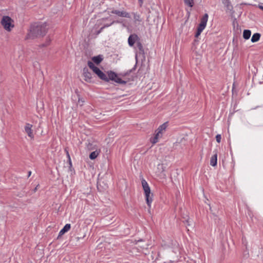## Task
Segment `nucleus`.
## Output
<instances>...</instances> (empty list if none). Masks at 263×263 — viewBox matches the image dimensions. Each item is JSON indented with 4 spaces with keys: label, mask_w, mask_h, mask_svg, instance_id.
I'll return each mask as SVG.
<instances>
[{
    "label": "nucleus",
    "mask_w": 263,
    "mask_h": 263,
    "mask_svg": "<svg viewBox=\"0 0 263 263\" xmlns=\"http://www.w3.org/2000/svg\"><path fill=\"white\" fill-rule=\"evenodd\" d=\"M1 24L4 29L7 32H10L14 27V20L9 16L4 15L2 16Z\"/></svg>",
    "instance_id": "2"
},
{
    "label": "nucleus",
    "mask_w": 263,
    "mask_h": 263,
    "mask_svg": "<svg viewBox=\"0 0 263 263\" xmlns=\"http://www.w3.org/2000/svg\"><path fill=\"white\" fill-rule=\"evenodd\" d=\"M216 163H217V156L215 155V162H214L215 165L216 164Z\"/></svg>",
    "instance_id": "32"
},
{
    "label": "nucleus",
    "mask_w": 263,
    "mask_h": 263,
    "mask_svg": "<svg viewBox=\"0 0 263 263\" xmlns=\"http://www.w3.org/2000/svg\"><path fill=\"white\" fill-rule=\"evenodd\" d=\"M31 174V172H29L28 173V176H30Z\"/></svg>",
    "instance_id": "35"
},
{
    "label": "nucleus",
    "mask_w": 263,
    "mask_h": 263,
    "mask_svg": "<svg viewBox=\"0 0 263 263\" xmlns=\"http://www.w3.org/2000/svg\"><path fill=\"white\" fill-rule=\"evenodd\" d=\"M186 140L184 137H181L177 139L176 142L173 144V148L179 150L183 149L186 144Z\"/></svg>",
    "instance_id": "7"
},
{
    "label": "nucleus",
    "mask_w": 263,
    "mask_h": 263,
    "mask_svg": "<svg viewBox=\"0 0 263 263\" xmlns=\"http://www.w3.org/2000/svg\"><path fill=\"white\" fill-rule=\"evenodd\" d=\"M46 31V26L45 24H34L30 27L28 37L33 38L40 35H43Z\"/></svg>",
    "instance_id": "1"
},
{
    "label": "nucleus",
    "mask_w": 263,
    "mask_h": 263,
    "mask_svg": "<svg viewBox=\"0 0 263 263\" xmlns=\"http://www.w3.org/2000/svg\"><path fill=\"white\" fill-rule=\"evenodd\" d=\"M167 126V122H165L159 126L158 129L156 130L154 137L151 139V142L153 144H155L158 141V139L162 137L163 132L165 131Z\"/></svg>",
    "instance_id": "4"
},
{
    "label": "nucleus",
    "mask_w": 263,
    "mask_h": 263,
    "mask_svg": "<svg viewBox=\"0 0 263 263\" xmlns=\"http://www.w3.org/2000/svg\"><path fill=\"white\" fill-rule=\"evenodd\" d=\"M102 59L100 56L94 57L92 58L93 62L97 64H99L102 61Z\"/></svg>",
    "instance_id": "19"
},
{
    "label": "nucleus",
    "mask_w": 263,
    "mask_h": 263,
    "mask_svg": "<svg viewBox=\"0 0 263 263\" xmlns=\"http://www.w3.org/2000/svg\"><path fill=\"white\" fill-rule=\"evenodd\" d=\"M65 151L66 153V156H67V157L68 158V163L69 164V165H70V166H72V162H71V158H70V155L69 154V152L67 150L66 148L65 149Z\"/></svg>",
    "instance_id": "22"
},
{
    "label": "nucleus",
    "mask_w": 263,
    "mask_h": 263,
    "mask_svg": "<svg viewBox=\"0 0 263 263\" xmlns=\"http://www.w3.org/2000/svg\"><path fill=\"white\" fill-rule=\"evenodd\" d=\"M70 229V224H66L64 227L60 231L59 236L60 237L62 235H63L65 233L68 231Z\"/></svg>",
    "instance_id": "14"
},
{
    "label": "nucleus",
    "mask_w": 263,
    "mask_h": 263,
    "mask_svg": "<svg viewBox=\"0 0 263 263\" xmlns=\"http://www.w3.org/2000/svg\"><path fill=\"white\" fill-rule=\"evenodd\" d=\"M168 164L167 162L163 161L157 165V171L156 173L158 175H161V174L166 170L168 167Z\"/></svg>",
    "instance_id": "9"
},
{
    "label": "nucleus",
    "mask_w": 263,
    "mask_h": 263,
    "mask_svg": "<svg viewBox=\"0 0 263 263\" xmlns=\"http://www.w3.org/2000/svg\"><path fill=\"white\" fill-rule=\"evenodd\" d=\"M251 31L249 30H245L243 32V37L246 40H248L251 36Z\"/></svg>",
    "instance_id": "17"
},
{
    "label": "nucleus",
    "mask_w": 263,
    "mask_h": 263,
    "mask_svg": "<svg viewBox=\"0 0 263 263\" xmlns=\"http://www.w3.org/2000/svg\"><path fill=\"white\" fill-rule=\"evenodd\" d=\"M134 20L135 22H140L141 21L140 16L137 14H134Z\"/></svg>",
    "instance_id": "23"
},
{
    "label": "nucleus",
    "mask_w": 263,
    "mask_h": 263,
    "mask_svg": "<svg viewBox=\"0 0 263 263\" xmlns=\"http://www.w3.org/2000/svg\"><path fill=\"white\" fill-rule=\"evenodd\" d=\"M208 19V14H205L201 19L200 23L197 28V31L195 33V37H198L201 34V32L205 28L206 23Z\"/></svg>",
    "instance_id": "6"
},
{
    "label": "nucleus",
    "mask_w": 263,
    "mask_h": 263,
    "mask_svg": "<svg viewBox=\"0 0 263 263\" xmlns=\"http://www.w3.org/2000/svg\"><path fill=\"white\" fill-rule=\"evenodd\" d=\"M210 164L212 166H214V156L211 157L210 160Z\"/></svg>",
    "instance_id": "25"
},
{
    "label": "nucleus",
    "mask_w": 263,
    "mask_h": 263,
    "mask_svg": "<svg viewBox=\"0 0 263 263\" xmlns=\"http://www.w3.org/2000/svg\"><path fill=\"white\" fill-rule=\"evenodd\" d=\"M186 222L188 226H190V219L189 218H187L186 220Z\"/></svg>",
    "instance_id": "31"
},
{
    "label": "nucleus",
    "mask_w": 263,
    "mask_h": 263,
    "mask_svg": "<svg viewBox=\"0 0 263 263\" xmlns=\"http://www.w3.org/2000/svg\"><path fill=\"white\" fill-rule=\"evenodd\" d=\"M222 3L226 6L228 9H231L232 8V6H231L229 0H222Z\"/></svg>",
    "instance_id": "21"
},
{
    "label": "nucleus",
    "mask_w": 263,
    "mask_h": 263,
    "mask_svg": "<svg viewBox=\"0 0 263 263\" xmlns=\"http://www.w3.org/2000/svg\"><path fill=\"white\" fill-rule=\"evenodd\" d=\"M216 138L217 142L219 143L221 140V136L220 135H217L216 137Z\"/></svg>",
    "instance_id": "24"
},
{
    "label": "nucleus",
    "mask_w": 263,
    "mask_h": 263,
    "mask_svg": "<svg viewBox=\"0 0 263 263\" xmlns=\"http://www.w3.org/2000/svg\"><path fill=\"white\" fill-rule=\"evenodd\" d=\"M260 37V34L258 33H254L251 37V41L253 43L257 42Z\"/></svg>",
    "instance_id": "18"
},
{
    "label": "nucleus",
    "mask_w": 263,
    "mask_h": 263,
    "mask_svg": "<svg viewBox=\"0 0 263 263\" xmlns=\"http://www.w3.org/2000/svg\"><path fill=\"white\" fill-rule=\"evenodd\" d=\"M83 102L84 101L83 100L80 99H79L78 103L80 105H82Z\"/></svg>",
    "instance_id": "30"
},
{
    "label": "nucleus",
    "mask_w": 263,
    "mask_h": 263,
    "mask_svg": "<svg viewBox=\"0 0 263 263\" xmlns=\"http://www.w3.org/2000/svg\"><path fill=\"white\" fill-rule=\"evenodd\" d=\"M106 186V184L105 183V182L102 181V182H97V186L98 189L102 192L104 190V186Z\"/></svg>",
    "instance_id": "15"
},
{
    "label": "nucleus",
    "mask_w": 263,
    "mask_h": 263,
    "mask_svg": "<svg viewBox=\"0 0 263 263\" xmlns=\"http://www.w3.org/2000/svg\"><path fill=\"white\" fill-rule=\"evenodd\" d=\"M38 186H39V185H37L36 186V187H35V189H34V192H35V191H36V190H37V187Z\"/></svg>",
    "instance_id": "33"
},
{
    "label": "nucleus",
    "mask_w": 263,
    "mask_h": 263,
    "mask_svg": "<svg viewBox=\"0 0 263 263\" xmlns=\"http://www.w3.org/2000/svg\"><path fill=\"white\" fill-rule=\"evenodd\" d=\"M108 80L114 81L117 83L124 84L126 83V81L122 80L119 76L113 71L108 72L107 76Z\"/></svg>",
    "instance_id": "8"
},
{
    "label": "nucleus",
    "mask_w": 263,
    "mask_h": 263,
    "mask_svg": "<svg viewBox=\"0 0 263 263\" xmlns=\"http://www.w3.org/2000/svg\"><path fill=\"white\" fill-rule=\"evenodd\" d=\"M50 42V39H47L46 44H43V46H45L48 45L49 44Z\"/></svg>",
    "instance_id": "29"
},
{
    "label": "nucleus",
    "mask_w": 263,
    "mask_h": 263,
    "mask_svg": "<svg viewBox=\"0 0 263 263\" xmlns=\"http://www.w3.org/2000/svg\"><path fill=\"white\" fill-rule=\"evenodd\" d=\"M185 5L190 7H192L194 5V0H184Z\"/></svg>",
    "instance_id": "20"
},
{
    "label": "nucleus",
    "mask_w": 263,
    "mask_h": 263,
    "mask_svg": "<svg viewBox=\"0 0 263 263\" xmlns=\"http://www.w3.org/2000/svg\"><path fill=\"white\" fill-rule=\"evenodd\" d=\"M142 187L146 198V203L150 207L153 201V194L151 192V188L147 182H142Z\"/></svg>",
    "instance_id": "3"
},
{
    "label": "nucleus",
    "mask_w": 263,
    "mask_h": 263,
    "mask_svg": "<svg viewBox=\"0 0 263 263\" xmlns=\"http://www.w3.org/2000/svg\"><path fill=\"white\" fill-rule=\"evenodd\" d=\"M88 65L89 68L95 73L101 79L108 81L107 75L103 73L93 63L88 62Z\"/></svg>",
    "instance_id": "5"
},
{
    "label": "nucleus",
    "mask_w": 263,
    "mask_h": 263,
    "mask_svg": "<svg viewBox=\"0 0 263 263\" xmlns=\"http://www.w3.org/2000/svg\"><path fill=\"white\" fill-rule=\"evenodd\" d=\"M100 152V151H95L94 152H92L90 153L89 155V158L91 160H93L96 159L97 156L99 155V153Z\"/></svg>",
    "instance_id": "16"
},
{
    "label": "nucleus",
    "mask_w": 263,
    "mask_h": 263,
    "mask_svg": "<svg viewBox=\"0 0 263 263\" xmlns=\"http://www.w3.org/2000/svg\"><path fill=\"white\" fill-rule=\"evenodd\" d=\"M83 76L87 82H90L91 79V73L89 71L88 68H85L83 69Z\"/></svg>",
    "instance_id": "13"
},
{
    "label": "nucleus",
    "mask_w": 263,
    "mask_h": 263,
    "mask_svg": "<svg viewBox=\"0 0 263 263\" xmlns=\"http://www.w3.org/2000/svg\"><path fill=\"white\" fill-rule=\"evenodd\" d=\"M111 13L115 14L118 15L119 16L127 17V18L130 17L129 14L126 11H121L118 10H114L111 11Z\"/></svg>",
    "instance_id": "12"
},
{
    "label": "nucleus",
    "mask_w": 263,
    "mask_h": 263,
    "mask_svg": "<svg viewBox=\"0 0 263 263\" xmlns=\"http://www.w3.org/2000/svg\"><path fill=\"white\" fill-rule=\"evenodd\" d=\"M192 50H193V52H195L196 53H197V54H198L197 55L199 57L198 58V59H199V58L200 57V54H199V53H198V52L196 51V50H195V47L194 46V47H193V48H192Z\"/></svg>",
    "instance_id": "27"
},
{
    "label": "nucleus",
    "mask_w": 263,
    "mask_h": 263,
    "mask_svg": "<svg viewBox=\"0 0 263 263\" xmlns=\"http://www.w3.org/2000/svg\"><path fill=\"white\" fill-rule=\"evenodd\" d=\"M260 8H261L262 9H263V7H260Z\"/></svg>",
    "instance_id": "36"
},
{
    "label": "nucleus",
    "mask_w": 263,
    "mask_h": 263,
    "mask_svg": "<svg viewBox=\"0 0 263 263\" xmlns=\"http://www.w3.org/2000/svg\"><path fill=\"white\" fill-rule=\"evenodd\" d=\"M139 37L135 34H131L128 39V43L129 46L132 47L135 43H137Z\"/></svg>",
    "instance_id": "10"
},
{
    "label": "nucleus",
    "mask_w": 263,
    "mask_h": 263,
    "mask_svg": "<svg viewBox=\"0 0 263 263\" xmlns=\"http://www.w3.org/2000/svg\"><path fill=\"white\" fill-rule=\"evenodd\" d=\"M32 125L29 123L26 124L25 126V131L27 134L28 136L31 138L33 139L34 135L32 130Z\"/></svg>",
    "instance_id": "11"
},
{
    "label": "nucleus",
    "mask_w": 263,
    "mask_h": 263,
    "mask_svg": "<svg viewBox=\"0 0 263 263\" xmlns=\"http://www.w3.org/2000/svg\"><path fill=\"white\" fill-rule=\"evenodd\" d=\"M115 22H111L110 24H107V25H105L102 28H101V29H102L103 28H105V27H108L109 26H110V25H111L112 24H113Z\"/></svg>",
    "instance_id": "28"
},
{
    "label": "nucleus",
    "mask_w": 263,
    "mask_h": 263,
    "mask_svg": "<svg viewBox=\"0 0 263 263\" xmlns=\"http://www.w3.org/2000/svg\"><path fill=\"white\" fill-rule=\"evenodd\" d=\"M137 44V46H138L139 49L140 50H141L142 49V46L141 44L139 42H138Z\"/></svg>",
    "instance_id": "26"
},
{
    "label": "nucleus",
    "mask_w": 263,
    "mask_h": 263,
    "mask_svg": "<svg viewBox=\"0 0 263 263\" xmlns=\"http://www.w3.org/2000/svg\"><path fill=\"white\" fill-rule=\"evenodd\" d=\"M208 205L209 206V207H210V210L212 211V209H211L212 208H211V206H210V204L208 203Z\"/></svg>",
    "instance_id": "34"
}]
</instances>
